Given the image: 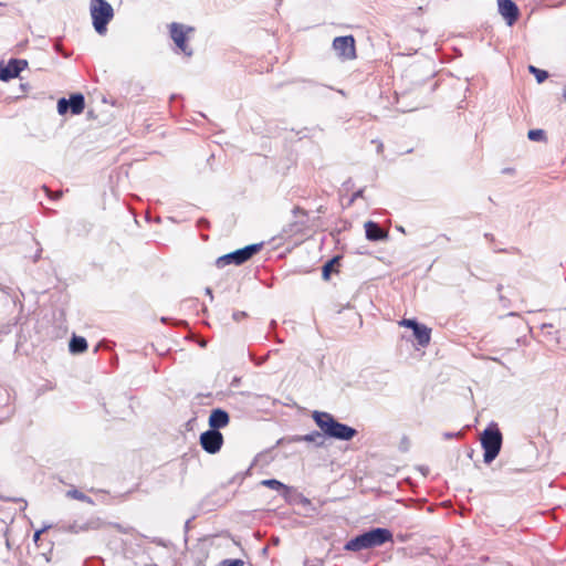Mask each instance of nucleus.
<instances>
[{
  "label": "nucleus",
  "mask_w": 566,
  "mask_h": 566,
  "mask_svg": "<svg viewBox=\"0 0 566 566\" xmlns=\"http://www.w3.org/2000/svg\"><path fill=\"white\" fill-rule=\"evenodd\" d=\"M563 96H564V98L566 101V90H564Z\"/></svg>",
  "instance_id": "obj_28"
},
{
  "label": "nucleus",
  "mask_w": 566,
  "mask_h": 566,
  "mask_svg": "<svg viewBox=\"0 0 566 566\" xmlns=\"http://www.w3.org/2000/svg\"><path fill=\"white\" fill-rule=\"evenodd\" d=\"M66 496L70 499L77 500V501L92 503V500L86 494H84L83 492H81L76 489L69 490L66 492Z\"/></svg>",
  "instance_id": "obj_18"
},
{
  "label": "nucleus",
  "mask_w": 566,
  "mask_h": 566,
  "mask_svg": "<svg viewBox=\"0 0 566 566\" xmlns=\"http://www.w3.org/2000/svg\"><path fill=\"white\" fill-rule=\"evenodd\" d=\"M87 349V342L84 337L73 336L70 342V352L72 354H81Z\"/></svg>",
  "instance_id": "obj_16"
},
{
  "label": "nucleus",
  "mask_w": 566,
  "mask_h": 566,
  "mask_svg": "<svg viewBox=\"0 0 566 566\" xmlns=\"http://www.w3.org/2000/svg\"><path fill=\"white\" fill-rule=\"evenodd\" d=\"M500 14L509 25H512L518 18V8L512 0H497Z\"/></svg>",
  "instance_id": "obj_10"
},
{
  "label": "nucleus",
  "mask_w": 566,
  "mask_h": 566,
  "mask_svg": "<svg viewBox=\"0 0 566 566\" xmlns=\"http://www.w3.org/2000/svg\"><path fill=\"white\" fill-rule=\"evenodd\" d=\"M298 243H300V242H298L297 240H295V241L291 242V244H293V245H297Z\"/></svg>",
  "instance_id": "obj_27"
},
{
  "label": "nucleus",
  "mask_w": 566,
  "mask_h": 566,
  "mask_svg": "<svg viewBox=\"0 0 566 566\" xmlns=\"http://www.w3.org/2000/svg\"><path fill=\"white\" fill-rule=\"evenodd\" d=\"M481 444L484 450V462H492L499 455L502 447L501 431L496 427L485 429L481 436Z\"/></svg>",
  "instance_id": "obj_4"
},
{
  "label": "nucleus",
  "mask_w": 566,
  "mask_h": 566,
  "mask_svg": "<svg viewBox=\"0 0 566 566\" xmlns=\"http://www.w3.org/2000/svg\"><path fill=\"white\" fill-rule=\"evenodd\" d=\"M366 238L369 241L377 242L387 238V231L380 228L374 221H367L364 224Z\"/></svg>",
  "instance_id": "obj_13"
},
{
  "label": "nucleus",
  "mask_w": 566,
  "mask_h": 566,
  "mask_svg": "<svg viewBox=\"0 0 566 566\" xmlns=\"http://www.w3.org/2000/svg\"><path fill=\"white\" fill-rule=\"evenodd\" d=\"M259 250H234L226 255L217 259L216 264L218 268H224L229 264L240 265L252 258Z\"/></svg>",
  "instance_id": "obj_9"
},
{
  "label": "nucleus",
  "mask_w": 566,
  "mask_h": 566,
  "mask_svg": "<svg viewBox=\"0 0 566 566\" xmlns=\"http://www.w3.org/2000/svg\"><path fill=\"white\" fill-rule=\"evenodd\" d=\"M340 255H336L333 259H331L328 262L325 263L322 271V276L325 281H328L331 279L332 273H338L339 272V265H340Z\"/></svg>",
  "instance_id": "obj_14"
},
{
  "label": "nucleus",
  "mask_w": 566,
  "mask_h": 566,
  "mask_svg": "<svg viewBox=\"0 0 566 566\" xmlns=\"http://www.w3.org/2000/svg\"><path fill=\"white\" fill-rule=\"evenodd\" d=\"M169 29L170 36L178 49L187 56H191L192 51L188 49L186 40L188 39V35L193 32V28L174 22L169 25Z\"/></svg>",
  "instance_id": "obj_7"
},
{
  "label": "nucleus",
  "mask_w": 566,
  "mask_h": 566,
  "mask_svg": "<svg viewBox=\"0 0 566 566\" xmlns=\"http://www.w3.org/2000/svg\"><path fill=\"white\" fill-rule=\"evenodd\" d=\"M262 245H263V243H252V244L245 245L244 248L254 249V248H262Z\"/></svg>",
  "instance_id": "obj_25"
},
{
  "label": "nucleus",
  "mask_w": 566,
  "mask_h": 566,
  "mask_svg": "<svg viewBox=\"0 0 566 566\" xmlns=\"http://www.w3.org/2000/svg\"><path fill=\"white\" fill-rule=\"evenodd\" d=\"M527 137L531 139V140H534V142H539V140H543L544 137H545V133L543 129H531L528 133H527Z\"/></svg>",
  "instance_id": "obj_20"
},
{
  "label": "nucleus",
  "mask_w": 566,
  "mask_h": 566,
  "mask_svg": "<svg viewBox=\"0 0 566 566\" xmlns=\"http://www.w3.org/2000/svg\"><path fill=\"white\" fill-rule=\"evenodd\" d=\"M27 66L24 60H11L4 67H0V80L8 81L17 77Z\"/></svg>",
  "instance_id": "obj_11"
},
{
  "label": "nucleus",
  "mask_w": 566,
  "mask_h": 566,
  "mask_svg": "<svg viewBox=\"0 0 566 566\" xmlns=\"http://www.w3.org/2000/svg\"><path fill=\"white\" fill-rule=\"evenodd\" d=\"M200 444L206 452L214 454L220 451L223 444V436L218 430L210 429L201 433Z\"/></svg>",
  "instance_id": "obj_8"
},
{
  "label": "nucleus",
  "mask_w": 566,
  "mask_h": 566,
  "mask_svg": "<svg viewBox=\"0 0 566 566\" xmlns=\"http://www.w3.org/2000/svg\"><path fill=\"white\" fill-rule=\"evenodd\" d=\"M220 566H244V562L242 559H224L220 563Z\"/></svg>",
  "instance_id": "obj_23"
},
{
  "label": "nucleus",
  "mask_w": 566,
  "mask_h": 566,
  "mask_svg": "<svg viewBox=\"0 0 566 566\" xmlns=\"http://www.w3.org/2000/svg\"><path fill=\"white\" fill-rule=\"evenodd\" d=\"M387 542H392V533L387 528L378 527L352 538L344 548L349 552H359L381 546Z\"/></svg>",
  "instance_id": "obj_2"
},
{
  "label": "nucleus",
  "mask_w": 566,
  "mask_h": 566,
  "mask_svg": "<svg viewBox=\"0 0 566 566\" xmlns=\"http://www.w3.org/2000/svg\"><path fill=\"white\" fill-rule=\"evenodd\" d=\"M361 195H363V190H358L357 192L354 193L353 200H355L358 197H361Z\"/></svg>",
  "instance_id": "obj_26"
},
{
  "label": "nucleus",
  "mask_w": 566,
  "mask_h": 566,
  "mask_svg": "<svg viewBox=\"0 0 566 566\" xmlns=\"http://www.w3.org/2000/svg\"><path fill=\"white\" fill-rule=\"evenodd\" d=\"M323 432L314 431L312 433L305 434L304 437H302L301 440L305 442L316 443L317 446H323Z\"/></svg>",
  "instance_id": "obj_17"
},
{
  "label": "nucleus",
  "mask_w": 566,
  "mask_h": 566,
  "mask_svg": "<svg viewBox=\"0 0 566 566\" xmlns=\"http://www.w3.org/2000/svg\"><path fill=\"white\" fill-rule=\"evenodd\" d=\"M263 485H266L273 490H281L282 488H284V484L281 483L280 481L277 480H274V479H271V480H264L262 482Z\"/></svg>",
  "instance_id": "obj_21"
},
{
  "label": "nucleus",
  "mask_w": 566,
  "mask_h": 566,
  "mask_svg": "<svg viewBox=\"0 0 566 566\" xmlns=\"http://www.w3.org/2000/svg\"><path fill=\"white\" fill-rule=\"evenodd\" d=\"M528 70H530V72H531L532 74H534V75H535L536 81H537L538 83L544 82V81L547 78V76H548V74H547V72H546V71H544V70H539V69H537V67H535V66H533V65H530Z\"/></svg>",
  "instance_id": "obj_19"
},
{
  "label": "nucleus",
  "mask_w": 566,
  "mask_h": 566,
  "mask_svg": "<svg viewBox=\"0 0 566 566\" xmlns=\"http://www.w3.org/2000/svg\"><path fill=\"white\" fill-rule=\"evenodd\" d=\"M90 14L95 31L104 35L107 31V24L114 17L113 7L106 0H91Z\"/></svg>",
  "instance_id": "obj_3"
},
{
  "label": "nucleus",
  "mask_w": 566,
  "mask_h": 566,
  "mask_svg": "<svg viewBox=\"0 0 566 566\" xmlns=\"http://www.w3.org/2000/svg\"><path fill=\"white\" fill-rule=\"evenodd\" d=\"M69 108H70L69 99L61 98L57 102V112H59V114H61V115L65 114Z\"/></svg>",
  "instance_id": "obj_22"
},
{
  "label": "nucleus",
  "mask_w": 566,
  "mask_h": 566,
  "mask_svg": "<svg viewBox=\"0 0 566 566\" xmlns=\"http://www.w3.org/2000/svg\"><path fill=\"white\" fill-rule=\"evenodd\" d=\"M398 325L401 327L411 328L413 333V337L417 340V344L420 347H427L431 342V328L418 323L412 318H402L398 322Z\"/></svg>",
  "instance_id": "obj_5"
},
{
  "label": "nucleus",
  "mask_w": 566,
  "mask_h": 566,
  "mask_svg": "<svg viewBox=\"0 0 566 566\" xmlns=\"http://www.w3.org/2000/svg\"><path fill=\"white\" fill-rule=\"evenodd\" d=\"M69 105L72 114L78 115L84 111L85 101L82 94H73L69 99Z\"/></svg>",
  "instance_id": "obj_15"
},
{
  "label": "nucleus",
  "mask_w": 566,
  "mask_h": 566,
  "mask_svg": "<svg viewBox=\"0 0 566 566\" xmlns=\"http://www.w3.org/2000/svg\"><path fill=\"white\" fill-rule=\"evenodd\" d=\"M333 50L343 61L356 59L355 39L353 35L335 38L333 40Z\"/></svg>",
  "instance_id": "obj_6"
},
{
  "label": "nucleus",
  "mask_w": 566,
  "mask_h": 566,
  "mask_svg": "<svg viewBox=\"0 0 566 566\" xmlns=\"http://www.w3.org/2000/svg\"><path fill=\"white\" fill-rule=\"evenodd\" d=\"M49 528V526H44L42 527L41 530H38L34 535H33V541L34 543L39 546L40 545V541L42 539V535L44 534V532Z\"/></svg>",
  "instance_id": "obj_24"
},
{
  "label": "nucleus",
  "mask_w": 566,
  "mask_h": 566,
  "mask_svg": "<svg viewBox=\"0 0 566 566\" xmlns=\"http://www.w3.org/2000/svg\"><path fill=\"white\" fill-rule=\"evenodd\" d=\"M316 426L323 434L343 441L352 440L357 431L356 429L338 422L331 413L324 411H314L312 415Z\"/></svg>",
  "instance_id": "obj_1"
},
{
  "label": "nucleus",
  "mask_w": 566,
  "mask_h": 566,
  "mask_svg": "<svg viewBox=\"0 0 566 566\" xmlns=\"http://www.w3.org/2000/svg\"><path fill=\"white\" fill-rule=\"evenodd\" d=\"M230 417L227 411L222 409H213L209 417V426L211 430H219L229 424Z\"/></svg>",
  "instance_id": "obj_12"
}]
</instances>
